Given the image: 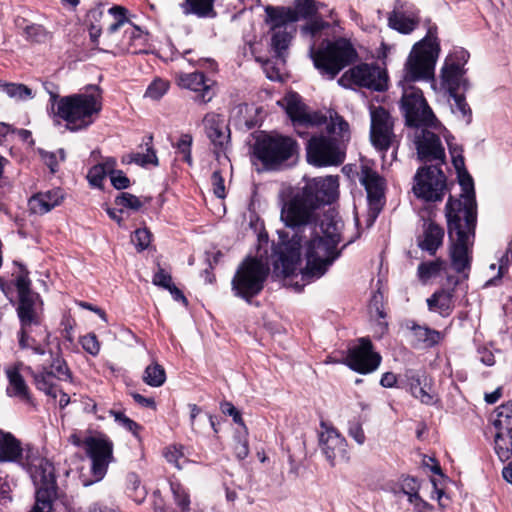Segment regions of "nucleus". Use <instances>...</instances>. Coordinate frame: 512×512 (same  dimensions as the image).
I'll list each match as a JSON object with an SVG mask.
<instances>
[{
	"label": "nucleus",
	"instance_id": "58",
	"mask_svg": "<svg viewBox=\"0 0 512 512\" xmlns=\"http://www.w3.org/2000/svg\"><path fill=\"white\" fill-rule=\"evenodd\" d=\"M420 484L414 477L407 476L401 481V490L407 495L408 500L419 495Z\"/></svg>",
	"mask_w": 512,
	"mask_h": 512
},
{
	"label": "nucleus",
	"instance_id": "61",
	"mask_svg": "<svg viewBox=\"0 0 512 512\" xmlns=\"http://www.w3.org/2000/svg\"><path fill=\"white\" fill-rule=\"evenodd\" d=\"M82 348L89 354L96 356L100 351V344L95 334L90 333L83 336L80 340Z\"/></svg>",
	"mask_w": 512,
	"mask_h": 512
},
{
	"label": "nucleus",
	"instance_id": "19",
	"mask_svg": "<svg viewBox=\"0 0 512 512\" xmlns=\"http://www.w3.org/2000/svg\"><path fill=\"white\" fill-rule=\"evenodd\" d=\"M322 431L319 433V448L326 460L333 467L338 462L349 459L347 441L332 426L321 422Z\"/></svg>",
	"mask_w": 512,
	"mask_h": 512
},
{
	"label": "nucleus",
	"instance_id": "64",
	"mask_svg": "<svg viewBox=\"0 0 512 512\" xmlns=\"http://www.w3.org/2000/svg\"><path fill=\"white\" fill-rule=\"evenodd\" d=\"M111 184L115 189L122 190L130 186L129 178L123 173L122 170L112 172L110 175Z\"/></svg>",
	"mask_w": 512,
	"mask_h": 512
},
{
	"label": "nucleus",
	"instance_id": "62",
	"mask_svg": "<svg viewBox=\"0 0 512 512\" xmlns=\"http://www.w3.org/2000/svg\"><path fill=\"white\" fill-rule=\"evenodd\" d=\"M348 435L358 444L363 445L366 437L362 424L359 421H350L348 426Z\"/></svg>",
	"mask_w": 512,
	"mask_h": 512
},
{
	"label": "nucleus",
	"instance_id": "40",
	"mask_svg": "<svg viewBox=\"0 0 512 512\" xmlns=\"http://www.w3.org/2000/svg\"><path fill=\"white\" fill-rule=\"evenodd\" d=\"M258 109H253L248 105H240L237 107V115L235 116L236 125L245 130H250L255 128L258 125L257 119H255L254 114Z\"/></svg>",
	"mask_w": 512,
	"mask_h": 512
},
{
	"label": "nucleus",
	"instance_id": "31",
	"mask_svg": "<svg viewBox=\"0 0 512 512\" xmlns=\"http://www.w3.org/2000/svg\"><path fill=\"white\" fill-rule=\"evenodd\" d=\"M34 382L40 391H43L46 395L56 399L58 396V385L55 382L53 376V370H48L46 366H43L42 371L34 373Z\"/></svg>",
	"mask_w": 512,
	"mask_h": 512
},
{
	"label": "nucleus",
	"instance_id": "57",
	"mask_svg": "<svg viewBox=\"0 0 512 512\" xmlns=\"http://www.w3.org/2000/svg\"><path fill=\"white\" fill-rule=\"evenodd\" d=\"M247 434L243 432H238L235 436V446L234 451L235 455L239 460L245 459L249 454V445L248 440L246 438Z\"/></svg>",
	"mask_w": 512,
	"mask_h": 512
},
{
	"label": "nucleus",
	"instance_id": "28",
	"mask_svg": "<svg viewBox=\"0 0 512 512\" xmlns=\"http://www.w3.org/2000/svg\"><path fill=\"white\" fill-rule=\"evenodd\" d=\"M0 463H23V448L18 440L10 432L0 429Z\"/></svg>",
	"mask_w": 512,
	"mask_h": 512
},
{
	"label": "nucleus",
	"instance_id": "59",
	"mask_svg": "<svg viewBox=\"0 0 512 512\" xmlns=\"http://www.w3.org/2000/svg\"><path fill=\"white\" fill-rule=\"evenodd\" d=\"M24 33L27 39L34 42H42L45 41L48 34L43 26L38 24H31L25 27Z\"/></svg>",
	"mask_w": 512,
	"mask_h": 512
},
{
	"label": "nucleus",
	"instance_id": "15",
	"mask_svg": "<svg viewBox=\"0 0 512 512\" xmlns=\"http://www.w3.org/2000/svg\"><path fill=\"white\" fill-rule=\"evenodd\" d=\"M429 127L418 128L414 134V143L417 151V159L424 165H438L445 163V149L440 137L430 131Z\"/></svg>",
	"mask_w": 512,
	"mask_h": 512
},
{
	"label": "nucleus",
	"instance_id": "13",
	"mask_svg": "<svg viewBox=\"0 0 512 512\" xmlns=\"http://www.w3.org/2000/svg\"><path fill=\"white\" fill-rule=\"evenodd\" d=\"M31 476L41 485L36 491L35 506L42 509H52L53 501L57 496V484L54 466L45 458H37L34 463L28 464Z\"/></svg>",
	"mask_w": 512,
	"mask_h": 512
},
{
	"label": "nucleus",
	"instance_id": "43",
	"mask_svg": "<svg viewBox=\"0 0 512 512\" xmlns=\"http://www.w3.org/2000/svg\"><path fill=\"white\" fill-rule=\"evenodd\" d=\"M108 12L114 17V22L107 28V36L110 37L126 24L128 19L126 18L127 10L122 6H113Z\"/></svg>",
	"mask_w": 512,
	"mask_h": 512
},
{
	"label": "nucleus",
	"instance_id": "30",
	"mask_svg": "<svg viewBox=\"0 0 512 512\" xmlns=\"http://www.w3.org/2000/svg\"><path fill=\"white\" fill-rule=\"evenodd\" d=\"M444 237V230L434 222L424 225L423 239L419 241L422 250L434 255L441 246Z\"/></svg>",
	"mask_w": 512,
	"mask_h": 512
},
{
	"label": "nucleus",
	"instance_id": "38",
	"mask_svg": "<svg viewBox=\"0 0 512 512\" xmlns=\"http://www.w3.org/2000/svg\"><path fill=\"white\" fill-rule=\"evenodd\" d=\"M142 379L151 387H160L166 381L165 369L157 362H153L145 368Z\"/></svg>",
	"mask_w": 512,
	"mask_h": 512
},
{
	"label": "nucleus",
	"instance_id": "34",
	"mask_svg": "<svg viewBox=\"0 0 512 512\" xmlns=\"http://www.w3.org/2000/svg\"><path fill=\"white\" fill-rule=\"evenodd\" d=\"M291 29L273 31L271 36V48L275 56L284 61L285 52L288 49L292 39Z\"/></svg>",
	"mask_w": 512,
	"mask_h": 512
},
{
	"label": "nucleus",
	"instance_id": "20",
	"mask_svg": "<svg viewBox=\"0 0 512 512\" xmlns=\"http://www.w3.org/2000/svg\"><path fill=\"white\" fill-rule=\"evenodd\" d=\"M204 131L213 147V152L219 158L220 153H226L231 143L229 126L221 114L207 113L202 120Z\"/></svg>",
	"mask_w": 512,
	"mask_h": 512
},
{
	"label": "nucleus",
	"instance_id": "6",
	"mask_svg": "<svg viewBox=\"0 0 512 512\" xmlns=\"http://www.w3.org/2000/svg\"><path fill=\"white\" fill-rule=\"evenodd\" d=\"M298 152L297 142L281 134L259 135L253 145V156L259 160L264 169L276 171Z\"/></svg>",
	"mask_w": 512,
	"mask_h": 512
},
{
	"label": "nucleus",
	"instance_id": "29",
	"mask_svg": "<svg viewBox=\"0 0 512 512\" xmlns=\"http://www.w3.org/2000/svg\"><path fill=\"white\" fill-rule=\"evenodd\" d=\"M62 199L63 194L60 189L40 192L29 199V207L31 212L42 215L58 206Z\"/></svg>",
	"mask_w": 512,
	"mask_h": 512
},
{
	"label": "nucleus",
	"instance_id": "60",
	"mask_svg": "<svg viewBox=\"0 0 512 512\" xmlns=\"http://www.w3.org/2000/svg\"><path fill=\"white\" fill-rule=\"evenodd\" d=\"M220 409H221L223 414L232 416L233 421L235 423L241 425L243 427L244 433L248 434L247 428L244 425V422H243V419H242L240 411L231 402H228V401L222 402L220 404Z\"/></svg>",
	"mask_w": 512,
	"mask_h": 512
},
{
	"label": "nucleus",
	"instance_id": "17",
	"mask_svg": "<svg viewBox=\"0 0 512 512\" xmlns=\"http://www.w3.org/2000/svg\"><path fill=\"white\" fill-rule=\"evenodd\" d=\"M345 363L352 370L367 374L379 367L381 356L373 351L371 340L363 337L358 340V344L348 349Z\"/></svg>",
	"mask_w": 512,
	"mask_h": 512
},
{
	"label": "nucleus",
	"instance_id": "14",
	"mask_svg": "<svg viewBox=\"0 0 512 512\" xmlns=\"http://www.w3.org/2000/svg\"><path fill=\"white\" fill-rule=\"evenodd\" d=\"M447 227L450 238L455 237L456 242L451 250V261L454 270L463 273L470 269V259L468 255V241L470 236L474 235V229L469 230L460 218L447 219Z\"/></svg>",
	"mask_w": 512,
	"mask_h": 512
},
{
	"label": "nucleus",
	"instance_id": "56",
	"mask_svg": "<svg viewBox=\"0 0 512 512\" xmlns=\"http://www.w3.org/2000/svg\"><path fill=\"white\" fill-rule=\"evenodd\" d=\"M31 281L28 277V271L24 268L21 269V273L16 278V288L19 297L34 295L30 289Z\"/></svg>",
	"mask_w": 512,
	"mask_h": 512
},
{
	"label": "nucleus",
	"instance_id": "52",
	"mask_svg": "<svg viewBox=\"0 0 512 512\" xmlns=\"http://www.w3.org/2000/svg\"><path fill=\"white\" fill-rule=\"evenodd\" d=\"M132 242L135 244L138 251L147 249L151 242V233L147 228H140L135 230L132 236Z\"/></svg>",
	"mask_w": 512,
	"mask_h": 512
},
{
	"label": "nucleus",
	"instance_id": "35",
	"mask_svg": "<svg viewBox=\"0 0 512 512\" xmlns=\"http://www.w3.org/2000/svg\"><path fill=\"white\" fill-rule=\"evenodd\" d=\"M7 377L9 380L8 395L19 397L22 400L28 399V387L21 374L16 369H10L7 370Z\"/></svg>",
	"mask_w": 512,
	"mask_h": 512
},
{
	"label": "nucleus",
	"instance_id": "44",
	"mask_svg": "<svg viewBox=\"0 0 512 512\" xmlns=\"http://www.w3.org/2000/svg\"><path fill=\"white\" fill-rule=\"evenodd\" d=\"M3 91L16 100H27L33 98L32 90L24 84L8 83L3 86Z\"/></svg>",
	"mask_w": 512,
	"mask_h": 512
},
{
	"label": "nucleus",
	"instance_id": "3",
	"mask_svg": "<svg viewBox=\"0 0 512 512\" xmlns=\"http://www.w3.org/2000/svg\"><path fill=\"white\" fill-rule=\"evenodd\" d=\"M329 123L327 131L330 135H313L306 145V157L309 164L315 167H327L340 165L345 158V153L340 148L338 140L332 136L338 134L344 137L348 134V123L337 112L329 111Z\"/></svg>",
	"mask_w": 512,
	"mask_h": 512
},
{
	"label": "nucleus",
	"instance_id": "26",
	"mask_svg": "<svg viewBox=\"0 0 512 512\" xmlns=\"http://www.w3.org/2000/svg\"><path fill=\"white\" fill-rule=\"evenodd\" d=\"M466 70L460 63H454L451 59H446L441 69V78L443 84L447 87L449 93L469 88V82L464 78Z\"/></svg>",
	"mask_w": 512,
	"mask_h": 512
},
{
	"label": "nucleus",
	"instance_id": "50",
	"mask_svg": "<svg viewBox=\"0 0 512 512\" xmlns=\"http://www.w3.org/2000/svg\"><path fill=\"white\" fill-rule=\"evenodd\" d=\"M193 138L190 134H182L180 136L179 141L176 144V147L183 155V160L187 162L189 165H192V156H191V146H192Z\"/></svg>",
	"mask_w": 512,
	"mask_h": 512
},
{
	"label": "nucleus",
	"instance_id": "41",
	"mask_svg": "<svg viewBox=\"0 0 512 512\" xmlns=\"http://www.w3.org/2000/svg\"><path fill=\"white\" fill-rule=\"evenodd\" d=\"M412 333L418 343L424 344L426 347H432L440 341V332L423 327L414 325L412 327Z\"/></svg>",
	"mask_w": 512,
	"mask_h": 512
},
{
	"label": "nucleus",
	"instance_id": "37",
	"mask_svg": "<svg viewBox=\"0 0 512 512\" xmlns=\"http://www.w3.org/2000/svg\"><path fill=\"white\" fill-rule=\"evenodd\" d=\"M493 424L497 430L512 431V400L500 405L495 410Z\"/></svg>",
	"mask_w": 512,
	"mask_h": 512
},
{
	"label": "nucleus",
	"instance_id": "39",
	"mask_svg": "<svg viewBox=\"0 0 512 512\" xmlns=\"http://www.w3.org/2000/svg\"><path fill=\"white\" fill-rule=\"evenodd\" d=\"M389 26L403 34L411 33L418 22L412 18L406 17L402 13L392 12L388 17Z\"/></svg>",
	"mask_w": 512,
	"mask_h": 512
},
{
	"label": "nucleus",
	"instance_id": "16",
	"mask_svg": "<svg viewBox=\"0 0 512 512\" xmlns=\"http://www.w3.org/2000/svg\"><path fill=\"white\" fill-rule=\"evenodd\" d=\"M359 182L367 193L370 216L374 220L385 204V179L368 165H361Z\"/></svg>",
	"mask_w": 512,
	"mask_h": 512
},
{
	"label": "nucleus",
	"instance_id": "23",
	"mask_svg": "<svg viewBox=\"0 0 512 512\" xmlns=\"http://www.w3.org/2000/svg\"><path fill=\"white\" fill-rule=\"evenodd\" d=\"M286 112L294 124L302 126H314L325 123L327 116L318 113H309L306 105L297 93H289L285 96Z\"/></svg>",
	"mask_w": 512,
	"mask_h": 512
},
{
	"label": "nucleus",
	"instance_id": "63",
	"mask_svg": "<svg viewBox=\"0 0 512 512\" xmlns=\"http://www.w3.org/2000/svg\"><path fill=\"white\" fill-rule=\"evenodd\" d=\"M153 284L168 289L173 285L171 275L159 266L158 271L154 274Z\"/></svg>",
	"mask_w": 512,
	"mask_h": 512
},
{
	"label": "nucleus",
	"instance_id": "42",
	"mask_svg": "<svg viewBox=\"0 0 512 512\" xmlns=\"http://www.w3.org/2000/svg\"><path fill=\"white\" fill-rule=\"evenodd\" d=\"M446 263L443 260L437 259L435 261L422 262L418 266V276L421 281L426 282L429 279L439 275L444 269Z\"/></svg>",
	"mask_w": 512,
	"mask_h": 512
},
{
	"label": "nucleus",
	"instance_id": "36",
	"mask_svg": "<svg viewBox=\"0 0 512 512\" xmlns=\"http://www.w3.org/2000/svg\"><path fill=\"white\" fill-rule=\"evenodd\" d=\"M512 431L498 430L495 435V452L502 462L512 457Z\"/></svg>",
	"mask_w": 512,
	"mask_h": 512
},
{
	"label": "nucleus",
	"instance_id": "9",
	"mask_svg": "<svg viewBox=\"0 0 512 512\" xmlns=\"http://www.w3.org/2000/svg\"><path fill=\"white\" fill-rule=\"evenodd\" d=\"M400 108L409 127H433L436 117L428 106L422 91L412 85H401Z\"/></svg>",
	"mask_w": 512,
	"mask_h": 512
},
{
	"label": "nucleus",
	"instance_id": "24",
	"mask_svg": "<svg viewBox=\"0 0 512 512\" xmlns=\"http://www.w3.org/2000/svg\"><path fill=\"white\" fill-rule=\"evenodd\" d=\"M177 81L181 87L194 91L196 93L194 100L200 104L210 102L215 95L212 81L202 72L180 74Z\"/></svg>",
	"mask_w": 512,
	"mask_h": 512
},
{
	"label": "nucleus",
	"instance_id": "2",
	"mask_svg": "<svg viewBox=\"0 0 512 512\" xmlns=\"http://www.w3.org/2000/svg\"><path fill=\"white\" fill-rule=\"evenodd\" d=\"M343 222L333 213L328 212L320 222L319 230L315 228L312 236L307 233V237L302 241L306 266L301 270V278L305 282L302 285L295 283V288L301 290L302 287L314 279L323 276L333 262L339 258L342 249H337L341 241V230Z\"/></svg>",
	"mask_w": 512,
	"mask_h": 512
},
{
	"label": "nucleus",
	"instance_id": "22",
	"mask_svg": "<svg viewBox=\"0 0 512 512\" xmlns=\"http://www.w3.org/2000/svg\"><path fill=\"white\" fill-rule=\"evenodd\" d=\"M38 294L19 297L17 314L21 323L19 332L20 347H27L29 334L32 333L33 327L40 326V315L37 312Z\"/></svg>",
	"mask_w": 512,
	"mask_h": 512
},
{
	"label": "nucleus",
	"instance_id": "5",
	"mask_svg": "<svg viewBox=\"0 0 512 512\" xmlns=\"http://www.w3.org/2000/svg\"><path fill=\"white\" fill-rule=\"evenodd\" d=\"M97 94L78 93L61 97L56 115L67 122V128L78 131L88 128L102 109L100 90Z\"/></svg>",
	"mask_w": 512,
	"mask_h": 512
},
{
	"label": "nucleus",
	"instance_id": "4",
	"mask_svg": "<svg viewBox=\"0 0 512 512\" xmlns=\"http://www.w3.org/2000/svg\"><path fill=\"white\" fill-rule=\"evenodd\" d=\"M435 32L436 28H429L427 36L413 46L405 62L400 85L434 79L435 65L440 53Z\"/></svg>",
	"mask_w": 512,
	"mask_h": 512
},
{
	"label": "nucleus",
	"instance_id": "8",
	"mask_svg": "<svg viewBox=\"0 0 512 512\" xmlns=\"http://www.w3.org/2000/svg\"><path fill=\"white\" fill-rule=\"evenodd\" d=\"M269 272V267L263 261L253 257L245 258L231 281L234 295L250 303L263 290Z\"/></svg>",
	"mask_w": 512,
	"mask_h": 512
},
{
	"label": "nucleus",
	"instance_id": "21",
	"mask_svg": "<svg viewBox=\"0 0 512 512\" xmlns=\"http://www.w3.org/2000/svg\"><path fill=\"white\" fill-rule=\"evenodd\" d=\"M370 114L371 141L378 150H387L390 147L392 138L394 136L393 120L389 112L380 106L372 108Z\"/></svg>",
	"mask_w": 512,
	"mask_h": 512
},
{
	"label": "nucleus",
	"instance_id": "27",
	"mask_svg": "<svg viewBox=\"0 0 512 512\" xmlns=\"http://www.w3.org/2000/svg\"><path fill=\"white\" fill-rule=\"evenodd\" d=\"M404 378L413 397L419 399L422 404H434V395L429 391V389H427L424 373H420L413 369H407L404 373Z\"/></svg>",
	"mask_w": 512,
	"mask_h": 512
},
{
	"label": "nucleus",
	"instance_id": "18",
	"mask_svg": "<svg viewBox=\"0 0 512 512\" xmlns=\"http://www.w3.org/2000/svg\"><path fill=\"white\" fill-rule=\"evenodd\" d=\"M84 443L86 453L92 462V475L99 481L104 478L113 460V443L106 437H88Z\"/></svg>",
	"mask_w": 512,
	"mask_h": 512
},
{
	"label": "nucleus",
	"instance_id": "32",
	"mask_svg": "<svg viewBox=\"0 0 512 512\" xmlns=\"http://www.w3.org/2000/svg\"><path fill=\"white\" fill-rule=\"evenodd\" d=\"M181 8L185 15L194 14L200 18H214L217 15L211 0H185Z\"/></svg>",
	"mask_w": 512,
	"mask_h": 512
},
{
	"label": "nucleus",
	"instance_id": "12",
	"mask_svg": "<svg viewBox=\"0 0 512 512\" xmlns=\"http://www.w3.org/2000/svg\"><path fill=\"white\" fill-rule=\"evenodd\" d=\"M338 84L344 88L357 86L382 92L388 88V75L377 65L361 63L344 72Z\"/></svg>",
	"mask_w": 512,
	"mask_h": 512
},
{
	"label": "nucleus",
	"instance_id": "10",
	"mask_svg": "<svg viewBox=\"0 0 512 512\" xmlns=\"http://www.w3.org/2000/svg\"><path fill=\"white\" fill-rule=\"evenodd\" d=\"M458 177L463 201L450 196L446 203L445 214L447 219L464 220L465 226L471 230L475 227L477 218L474 182L466 170L459 171Z\"/></svg>",
	"mask_w": 512,
	"mask_h": 512
},
{
	"label": "nucleus",
	"instance_id": "11",
	"mask_svg": "<svg viewBox=\"0 0 512 512\" xmlns=\"http://www.w3.org/2000/svg\"><path fill=\"white\" fill-rule=\"evenodd\" d=\"M447 189V179L438 165H423L414 175L413 193L426 202L441 201Z\"/></svg>",
	"mask_w": 512,
	"mask_h": 512
},
{
	"label": "nucleus",
	"instance_id": "7",
	"mask_svg": "<svg viewBox=\"0 0 512 512\" xmlns=\"http://www.w3.org/2000/svg\"><path fill=\"white\" fill-rule=\"evenodd\" d=\"M310 56L320 74L334 79L336 75L348 66L356 57V51L345 39L328 42L325 48L315 49V43L310 47Z\"/></svg>",
	"mask_w": 512,
	"mask_h": 512
},
{
	"label": "nucleus",
	"instance_id": "47",
	"mask_svg": "<svg viewBox=\"0 0 512 512\" xmlns=\"http://www.w3.org/2000/svg\"><path fill=\"white\" fill-rule=\"evenodd\" d=\"M115 204L120 207L131 209L133 211H138L142 207V202L140 199L137 196L127 192L120 193L115 198Z\"/></svg>",
	"mask_w": 512,
	"mask_h": 512
},
{
	"label": "nucleus",
	"instance_id": "48",
	"mask_svg": "<svg viewBox=\"0 0 512 512\" xmlns=\"http://www.w3.org/2000/svg\"><path fill=\"white\" fill-rule=\"evenodd\" d=\"M330 27V24L320 18H313L310 22L301 28V32L304 35L312 38L318 36L323 30Z\"/></svg>",
	"mask_w": 512,
	"mask_h": 512
},
{
	"label": "nucleus",
	"instance_id": "54",
	"mask_svg": "<svg viewBox=\"0 0 512 512\" xmlns=\"http://www.w3.org/2000/svg\"><path fill=\"white\" fill-rule=\"evenodd\" d=\"M295 8L298 18H309L317 12L314 0H295Z\"/></svg>",
	"mask_w": 512,
	"mask_h": 512
},
{
	"label": "nucleus",
	"instance_id": "33",
	"mask_svg": "<svg viewBox=\"0 0 512 512\" xmlns=\"http://www.w3.org/2000/svg\"><path fill=\"white\" fill-rule=\"evenodd\" d=\"M452 293L445 290L435 292L427 299L429 310L439 312L441 315H448L451 310Z\"/></svg>",
	"mask_w": 512,
	"mask_h": 512
},
{
	"label": "nucleus",
	"instance_id": "53",
	"mask_svg": "<svg viewBox=\"0 0 512 512\" xmlns=\"http://www.w3.org/2000/svg\"><path fill=\"white\" fill-rule=\"evenodd\" d=\"M108 174L104 171V168L98 164L90 168L87 174L89 184L96 188H102L103 181Z\"/></svg>",
	"mask_w": 512,
	"mask_h": 512
},
{
	"label": "nucleus",
	"instance_id": "51",
	"mask_svg": "<svg viewBox=\"0 0 512 512\" xmlns=\"http://www.w3.org/2000/svg\"><path fill=\"white\" fill-rule=\"evenodd\" d=\"M450 95L454 99L453 112H458L463 118L467 117V122H469L471 109L467 104L465 97L462 94H459L458 91L451 92Z\"/></svg>",
	"mask_w": 512,
	"mask_h": 512
},
{
	"label": "nucleus",
	"instance_id": "1",
	"mask_svg": "<svg viewBox=\"0 0 512 512\" xmlns=\"http://www.w3.org/2000/svg\"><path fill=\"white\" fill-rule=\"evenodd\" d=\"M338 176L314 178L294 194L281 209V220L293 231L287 242L275 249L274 267L285 277L295 273L301 260L302 241L312 236L318 223L317 210L332 203L338 196Z\"/></svg>",
	"mask_w": 512,
	"mask_h": 512
},
{
	"label": "nucleus",
	"instance_id": "25",
	"mask_svg": "<svg viewBox=\"0 0 512 512\" xmlns=\"http://www.w3.org/2000/svg\"><path fill=\"white\" fill-rule=\"evenodd\" d=\"M265 13V22L269 25L271 32L283 29L294 30L293 24L298 21L297 12L290 7L268 5L265 7Z\"/></svg>",
	"mask_w": 512,
	"mask_h": 512
},
{
	"label": "nucleus",
	"instance_id": "45",
	"mask_svg": "<svg viewBox=\"0 0 512 512\" xmlns=\"http://www.w3.org/2000/svg\"><path fill=\"white\" fill-rule=\"evenodd\" d=\"M170 488L176 505L181 509L182 512L189 511L190 498L182 485L180 483L171 482Z\"/></svg>",
	"mask_w": 512,
	"mask_h": 512
},
{
	"label": "nucleus",
	"instance_id": "46",
	"mask_svg": "<svg viewBox=\"0 0 512 512\" xmlns=\"http://www.w3.org/2000/svg\"><path fill=\"white\" fill-rule=\"evenodd\" d=\"M47 368L48 370H53V376L57 380L67 381L71 379L70 369L62 358L57 357L53 359Z\"/></svg>",
	"mask_w": 512,
	"mask_h": 512
},
{
	"label": "nucleus",
	"instance_id": "55",
	"mask_svg": "<svg viewBox=\"0 0 512 512\" xmlns=\"http://www.w3.org/2000/svg\"><path fill=\"white\" fill-rule=\"evenodd\" d=\"M168 83L163 80L153 81L147 88L145 96L153 100L160 99L168 90Z\"/></svg>",
	"mask_w": 512,
	"mask_h": 512
},
{
	"label": "nucleus",
	"instance_id": "49",
	"mask_svg": "<svg viewBox=\"0 0 512 512\" xmlns=\"http://www.w3.org/2000/svg\"><path fill=\"white\" fill-rule=\"evenodd\" d=\"M129 162H134L140 166H146L147 164L158 165V158L156 152L152 147L147 148L146 153H133L130 155Z\"/></svg>",
	"mask_w": 512,
	"mask_h": 512
}]
</instances>
